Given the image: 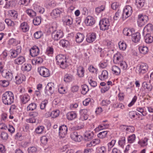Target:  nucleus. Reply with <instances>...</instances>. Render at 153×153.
Wrapping results in <instances>:
<instances>
[{"mask_svg": "<svg viewBox=\"0 0 153 153\" xmlns=\"http://www.w3.org/2000/svg\"><path fill=\"white\" fill-rule=\"evenodd\" d=\"M21 102L25 104L28 102L30 100V97L27 94H22L20 97Z\"/></svg>", "mask_w": 153, "mask_h": 153, "instance_id": "nucleus-24", "label": "nucleus"}, {"mask_svg": "<svg viewBox=\"0 0 153 153\" xmlns=\"http://www.w3.org/2000/svg\"><path fill=\"white\" fill-rule=\"evenodd\" d=\"M59 135L60 137L63 138L65 136L68 131V128L66 125H63L60 127L59 129Z\"/></svg>", "mask_w": 153, "mask_h": 153, "instance_id": "nucleus-11", "label": "nucleus"}, {"mask_svg": "<svg viewBox=\"0 0 153 153\" xmlns=\"http://www.w3.org/2000/svg\"><path fill=\"white\" fill-rule=\"evenodd\" d=\"M119 46L120 49L122 51L125 50L127 47L126 44L123 42H119Z\"/></svg>", "mask_w": 153, "mask_h": 153, "instance_id": "nucleus-55", "label": "nucleus"}, {"mask_svg": "<svg viewBox=\"0 0 153 153\" xmlns=\"http://www.w3.org/2000/svg\"><path fill=\"white\" fill-rule=\"evenodd\" d=\"M81 88H82L81 93L83 95L86 94L89 91L88 86L86 85H82Z\"/></svg>", "mask_w": 153, "mask_h": 153, "instance_id": "nucleus-40", "label": "nucleus"}, {"mask_svg": "<svg viewBox=\"0 0 153 153\" xmlns=\"http://www.w3.org/2000/svg\"><path fill=\"white\" fill-rule=\"evenodd\" d=\"M58 90L59 93L61 94H64L67 93L65 88L62 85H59Z\"/></svg>", "mask_w": 153, "mask_h": 153, "instance_id": "nucleus-46", "label": "nucleus"}, {"mask_svg": "<svg viewBox=\"0 0 153 153\" xmlns=\"http://www.w3.org/2000/svg\"><path fill=\"white\" fill-rule=\"evenodd\" d=\"M108 77V73L105 70H103L101 74L99 76V78L101 80H104L107 79Z\"/></svg>", "mask_w": 153, "mask_h": 153, "instance_id": "nucleus-30", "label": "nucleus"}, {"mask_svg": "<svg viewBox=\"0 0 153 153\" xmlns=\"http://www.w3.org/2000/svg\"><path fill=\"white\" fill-rule=\"evenodd\" d=\"M41 22V19L40 17H36L33 20V23L34 25H38Z\"/></svg>", "mask_w": 153, "mask_h": 153, "instance_id": "nucleus-51", "label": "nucleus"}, {"mask_svg": "<svg viewBox=\"0 0 153 153\" xmlns=\"http://www.w3.org/2000/svg\"><path fill=\"white\" fill-rule=\"evenodd\" d=\"M110 25V22L108 19L104 18L100 21L99 25L101 30L105 31L108 30Z\"/></svg>", "mask_w": 153, "mask_h": 153, "instance_id": "nucleus-3", "label": "nucleus"}, {"mask_svg": "<svg viewBox=\"0 0 153 153\" xmlns=\"http://www.w3.org/2000/svg\"><path fill=\"white\" fill-rule=\"evenodd\" d=\"M57 27V23L55 22H53L50 26L49 29L51 32H53L54 31L56 30V29Z\"/></svg>", "mask_w": 153, "mask_h": 153, "instance_id": "nucleus-58", "label": "nucleus"}, {"mask_svg": "<svg viewBox=\"0 0 153 153\" xmlns=\"http://www.w3.org/2000/svg\"><path fill=\"white\" fill-rule=\"evenodd\" d=\"M21 51V48L20 46H18L16 50H10L11 57L12 58H15L19 54Z\"/></svg>", "mask_w": 153, "mask_h": 153, "instance_id": "nucleus-18", "label": "nucleus"}, {"mask_svg": "<svg viewBox=\"0 0 153 153\" xmlns=\"http://www.w3.org/2000/svg\"><path fill=\"white\" fill-rule=\"evenodd\" d=\"M136 138V136L135 134H132L128 137V143H132L134 142Z\"/></svg>", "mask_w": 153, "mask_h": 153, "instance_id": "nucleus-49", "label": "nucleus"}, {"mask_svg": "<svg viewBox=\"0 0 153 153\" xmlns=\"http://www.w3.org/2000/svg\"><path fill=\"white\" fill-rule=\"evenodd\" d=\"M63 23L67 25L70 26L73 23V19L70 16H66L63 19Z\"/></svg>", "mask_w": 153, "mask_h": 153, "instance_id": "nucleus-32", "label": "nucleus"}, {"mask_svg": "<svg viewBox=\"0 0 153 153\" xmlns=\"http://www.w3.org/2000/svg\"><path fill=\"white\" fill-rule=\"evenodd\" d=\"M39 48L36 46L33 47L30 51V55L33 57L38 55L39 53Z\"/></svg>", "mask_w": 153, "mask_h": 153, "instance_id": "nucleus-15", "label": "nucleus"}, {"mask_svg": "<svg viewBox=\"0 0 153 153\" xmlns=\"http://www.w3.org/2000/svg\"><path fill=\"white\" fill-rule=\"evenodd\" d=\"M31 68L32 66L30 64L26 63L22 66L21 69L24 71H29L31 70Z\"/></svg>", "mask_w": 153, "mask_h": 153, "instance_id": "nucleus-36", "label": "nucleus"}, {"mask_svg": "<svg viewBox=\"0 0 153 153\" xmlns=\"http://www.w3.org/2000/svg\"><path fill=\"white\" fill-rule=\"evenodd\" d=\"M145 34L144 39L145 42L148 44L152 43L153 42V37L147 32H145Z\"/></svg>", "mask_w": 153, "mask_h": 153, "instance_id": "nucleus-25", "label": "nucleus"}, {"mask_svg": "<svg viewBox=\"0 0 153 153\" xmlns=\"http://www.w3.org/2000/svg\"><path fill=\"white\" fill-rule=\"evenodd\" d=\"M149 140L148 138L147 137H145L143 139L139 141L138 143L141 146H145L148 145V141Z\"/></svg>", "mask_w": 153, "mask_h": 153, "instance_id": "nucleus-34", "label": "nucleus"}, {"mask_svg": "<svg viewBox=\"0 0 153 153\" xmlns=\"http://www.w3.org/2000/svg\"><path fill=\"white\" fill-rule=\"evenodd\" d=\"M148 66L146 63H141L139 67V74L140 75L146 73L148 70Z\"/></svg>", "mask_w": 153, "mask_h": 153, "instance_id": "nucleus-12", "label": "nucleus"}, {"mask_svg": "<svg viewBox=\"0 0 153 153\" xmlns=\"http://www.w3.org/2000/svg\"><path fill=\"white\" fill-rule=\"evenodd\" d=\"M94 18L91 16H87L85 21V22L87 26H92L95 23Z\"/></svg>", "mask_w": 153, "mask_h": 153, "instance_id": "nucleus-17", "label": "nucleus"}, {"mask_svg": "<svg viewBox=\"0 0 153 153\" xmlns=\"http://www.w3.org/2000/svg\"><path fill=\"white\" fill-rule=\"evenodd\" d=\"M71 137L72 140L76 141L79 142L81 141L82 139L81 136L78 134V133L76 131L71 133Z\"/></svg>", "mask_w": 153, "mask_h": 153, "instance_id": "nucleus-21", "label": "nucleus"}, {"mask_svg": "<svg viewBox=\"0 0 153 153\" xmlns=\"http://www.w3.org/2000/svg\"><path fill=\"white\" fill-rule=\"evenodd\" d=\"M56 60L57 63L59 65L60 67L64 69L68 66V63L67 62L66 57L62 54H59L56 56Z\"/></svg>", "mask_w": 153, "mask_h": 153, "instance_id": "nucleus-2", "label": "nucleus"}, {"mask_svg": "<svg viewBox=\"0 0 153 153\" xmlns=\"http://www.w3.org/2000/svg\"><path fill=\"white\" fill-rule=\"evenodd\" d=\"M5 22L8 26H13L15 25L14 22L9 19H6Z\"/></svg>", "mask_w": 153, "mask_h": 153, "instance_id": "nucleus-63", "label": "nucleus"}, {"mask_svg": "<svg viewBox=\"0 0 153 153\" xmlns=\"http://www.w3.org/2000/svg\"><path fill=\"white\" fill-rule=\"evenodd\" d=\"M146 31L153 33V25L152 24H148L144 27L143 31V35H145V32Z\"/></svg>", "mask_w": 153, "mask_h": 153, "instance_id": "nucleus-27", "label": "nucleus"}, {"mask_svg": "<svg viewBox=\"0 0 153 153\" xmlns=\"http://www.w3.org/2000/svg\"><path fill=\"white\" fill-rule=\"evenodd\" d=\"M37 107L36 104L35 103H31L27 107V111L33 110L35 109Z\"/></svg>", "mask_w": 153, "mask_h": 153, "instance_id": "nucleus-52", "label": "nucleus"}, {"mask_svg": "<svg viewBox=\"0 0 153 153\" xmlns=\"http://www.w3.org/2000/svg\"><path fill=\"white\" fill-rule=\"evenodd\" d=\"M66 116L68 119L72 120L76 117L77 114L74 111H71L67 113Z\"/></svg>", "mask_w": 153, "mask_h": 153, "instance_id": "nucleus-28", "label": "nucleus"}, {"mask_svg": "<svg viewBox=\"0 0 153 153\" xmlns=\"http://www.w3.org/2000/svg\"><path fill=\"white\" fill-rule=\"evenodd\" d=\"M140 39V35L139 33L137 32L132 34V39L134 42H138Z\"/></svg>", "mask_w": 153, "mask_h": 153, "instance_id": "nucleus-31", "label": "nucleus"}, {"mask_svg": "<svg viewBox=\"0 0 153 153\" xmlns=\"http://www.w3.org/2000/svg\"><path fill=\"white\" fill-rule=\"evenodd\" d=\"M106 151V148L104 146L97 148L96 149V152L97 153H105Z\"/></svg>", "mask_w": 153, "mask_h": 153, "instance_id": "nucleus-61", "label": "nucleus"}, {"mask_svg": "<svg viewBox=\"0 0 153 153\" xmlns=\"http://www.w3.org/2000/svg\"><path fill=\"white\" fill-rule=\"evenodd\" d=\"M53 53V48L51 47H48L46 50V54L49 56H51Z\"/></svg>", "mask_w": 153, "mask_h": 153, "instance_id": "nucleus-50", "label": "nucleus"}, {"mask_svg": "<svg viewBox=\"0 0 153 153\" xmlns=\"http://www.w3.org/2000/svg\"><path fill=\"white\" fill-rule=\"evenodd\" d=\"M144 3V0H136L135 4L138 8H140L143 7Z\"/></svg>", "mask_w": 153, "mask_h": 153, "instance_id": "nucleus-39", "label": "nucleus"}, {"mask_svg": "<svg viewBox=\"0 0 153 153\" xmlns=\"http://www.w3.org/2000/svg\"><path fill=\"white\" fill-rule=\"evenodd\" d=\"M54 84L53 82L48 83L46 86L45 93L48 95H51L54 92Z\"/></svg>", "mask_w": 153, "mask_h": 153, "instance_id": "nucleus-9", "label": "nucleus"}, {"mask_svg": "<svg viewBox=\"0 0 153 153\" xmlns=\"http://www.w3.org/2000/svg\"><path fill=\"white\" fill-rule=\"evenodd\" d=\"M44 129V127L42 126H38L35 129V132L37 134L42 133Z\"/></svg>", "mask_w": 153, "mask_h": 153, "instance_id": "nucleus-53", "label": "nucleus"}, {"mask_svg": "<svg viewBox=\"0 0 153 153\" xmlns=\"http://www.w3.org/2000/svg\"><path fill=\"white\" fill-rule=\"evenodd\" d=\"M42 62L43 59L40 57H37L36 59L32 60V63L33 64H34L33 62L36 64H39L42 63Z\"/></svg>", "mask_w": 153, "mask_h": 153, "instance_id": "nucleus-47", "label": "nucleus"}, {"mask_svg": "<svg viewBox=\"0 0 153 153\" xmlns=\"http://www.w3.org/2000/svg\"><path fill=\"white\" fill-rule=\"evenodd\" d=\"M25 61V57L22 56H19L16 59L14 60L15 64L18 65H22Z\"/></svg>", "mask_w": 153, "mask_h": 153, "instance_id": "nucleus-23", "label": "nucleus"}, {"mask_svg": "<svg viewBox=\"0 0 153 153\" xmlns=\"http://www.w3.org/2000/svg\"><path fill=\"white\" fill-rule=\"evenodd\" d=\"M149 19L147 16L140 14L138 15L137 22L138 26L142 27L146 24L148 21Z\"/></svg>", "mask_w": 153, "mask_h": 153, "instance_id": "nucleus-4", "label": "nucleus"}, {"mask_svg": "<svg viewBox=\"0 0 153 153\" xmlns=\"http://www.w3.org/2000/svg\"><path fill=\"white\" fill-rule=\"evenodd\" d=\"M75 37L76 42L79 43L82 42L84 38V36L82 33H77Z\"/></svg>", "mask_w": 153, "mask_h": 153, "instance_id": "nucleus-33", "label": "nucleus"}, {"mask_svg": "<svg viewBox=\"0 0 153 153\" xmlns=\"http://www.w3.org/2000/svg\"><path fill=\"white\" fill-rule=\"evenodd\" d=\"M74 79L73 75L70 74H67L65 76L64 78V81L66 82L71 81Z\"/></svg>", "mask_w": 153, "mask_h": 153, "instance_id": "nucleus-37", "label": "nucleus"}, {"mask_svg": "<svg viewBox=\"0 0 153 153\" xmlns=\"http://www.w3.org/2000/svg\"><path fill=\"white\" fill-rule=\"evenodd\" d=\"M132 13V10L131 7L129 5L126 6L123 10V19H125L130 16Z\"/></svg>", "mask_w": 153, "mask_h": 153, "instance_id": "nucleus-5", "label": "nucleus"}, {"mask_svg": "<svg viewBox=\"0 0 153 153\" xmlns=\"http://www.w3.org/2000/svg\"><path fill=\"white\" fill-rule=\"evenodd\" d=\"M123 56L119 53H117L115 54L113 58V61L115 64H119L123 60Z\"/></svg>", "mask_w": 153, "mask_h": 153, "instance_id": "nucleus-14", "label": "nucleus"}, {"mask_svg": "<svg viewBox=\"0 0 153 153\" xmlns=\"http://www.w3.org/2000/svg\"><path fill=\"white\" fill-rule=\"evenodd\" d=\"M77 74L80 77H82L84 76L85 73L84 68L82 66H79L77 67Z\"/></svg>", "mask_w": 153, "mask_h": 153, "instance_id": "nucleus-26", "label": "nucleus"}, {"mask_svg": "<svg viewBox=\"0 0 153 153\" xmlns=\"http://www.w3.org/2000/svg\"><path fill=\"white\" fill-rule=\"evenodd\" d=\"M116 140H112L108 144V151H110L111 149L114 145L116 143Z\"/></svg>", "mask_w": 153, "mask_h": 153, "instance_id": "nucleus-62", "label": "nucleus"}, {"mask_svg": "<svg viewBox=\"0 0 153 153\" xmlns=\"http://www.w3.org/2000/svg\"><path fill=\"white\" fill-rule=\"evenodd\" d=\"M88 82L90 85L92 87H95L97 85V82L94 80L92 76L88 78Z\"/></svg>", "mask_w": 153, "mask_h": 153, "instance_id": "nucleus-42", "label": "nucleus"}, {"mask_svg": "<svg viewBox=\"0 0 153 153\" xmlns=\"http://www.w3.org/2000/svg\"><path fill=\"white\" fill-rule=\"evenodd\" d=\"M94 133L91 131H87L85 132L84 134V139L85 141H89L93 138Z\"/></svg>", "mask_w": 153, "mask_h": 153, "instance_id": "nucleus-16", "label": "nucleus"}, {"mask_svg": "<svg viewBox=\"0 0 153 153\" xmlns=\"http://www.w3.org/2000/svg\"><path fill=\"white\" fill-rule=\"evenodd\" d=\"M7 15L10 18L13 20L16 19L18 15L17 12L14 10L8 11Z\"/></svg>", "mask_w": 153, "mask_h": 153, "instance_id": "nucleus-20", "label": "nucleus"}, {"mask_svg": "<svg viewBox=\"0 0 153 153\" xmlns=\"http://www.w3.org/2000/svg\"><path fill=\"white\" fill-rule=\"evenodd\" d=\"M111 70L113 72V73L116 75H119L120 73V70L118 67L114 65L111 67Z\"/></svg>", "mask_w": 153, "mask_h": 153, "instance_id": "nucleus-38", "label": "nucleus"}, {"mask_svg": "<svg viewBox=\"0 0 153 153\" xmlns=\"http://www.w3.org/2000/svg\"><path fill=\"white\" fill-rule=\"evenodd\" d=\"M20 28L22 32H26L29 30V27L26 22H24L21 24Z\"/></svg>", "mask_w": 153, "mask_h": 153, "instance_id": "nucleus-29", "label": "nucleus"}, {"mask_svg": "<svg viewBox=\"0 0 153 153\" xmlns=\"http://www.w3.org/2000/svg\"><path fill=\"white\" fill-rule=\"evenodd\" d=\"M38 71L39 74L43 77H48L50 75V72L49 70L44 67H41L39 68Z\"/></svg>", "mask_w": 153, "mask_h": 153, "instance_id": "nucleus-7", "label": "nucleus"}, {"mask_svg": "<svg viewBox=\"0 0 153 153\" xmlns=\"http://www.w3.org/2000/svg\"><path fill=\"white\" fill-rule=\"evenodd\" d=\"M2 100L4 104L11 105L13 102L14 100V96L13 93L10 91L5 92L2 95Z\"/></svg>", "mask_w": 153, "mask_h": 153, "instance_id": "nucleus-1", "label": "nucleus"}, {"mask_svg": "<svg viewBox=\"0 0 153 153\" xmlns=\"http://www.w3.org/2000/svg\"><path fill=\"white\" fill-rule=\"evenodd\" d=\"M108 133L107 131H104L99 133L97 135L98 137L100 138H103L105 137Z\"/></svg>", "mask_w": 153, "mask_h": 153, "instance_id": "nucleus-60", "label": "nucleus"}, {"mask_svg": "<svg viewBox=\"0 0 153 153\" xmlns=\"http://www.w3.org/2000/svg\"><path fill=\"white\" fill-rule=\"evenodd\" d=\"M45 4L48 7H54L56 6V4L53 1L50 0H46L45 1Z\"/></svg>", "mask_w": 153, "mask_h": 153, "instance_id": "nucleus-45", "label": "nucleus"}, {"mask_svg": "<svg viewBox=\"0 0 153 153\" xmlns=\"http://www.w3.org/2000/svg\"><path fill=\"white\" fill-rule=\"evenodd\" d=\"M105 9L104 5H101L100 6L98 7L95 8V12L97 14H99L101 12L104 10Z\"/></svg>", "mask_w": 153, "mask_h": 153, "instance_id": "nucleus-56", "label": "nucleus"}, {"mask_svg": "<svg viewBox=\"0 0 153 153\" xmlns=\"http://www.w3.org/2000/svg\"><path fill=\"white\" fill-rule=\"evenodd\" d=\"M64 11L62 8H56L53 10L50 14L51 16L53 19L56 18L60 16V14Z\"/></svg>", "mask_w": 153, "mask_h": 153, "instance_id": "nucleus-8", "label": "nucleus"}, {"mask_svg": "<svg viewBox=\"0 0 153 153\" xmlns=\"http://www.w3.org/2000/svg\"><path fill=\"white\" fill-rule=\"evenodd\" d=\"M96 35L95 33H90L87 36L86 41L88 43H91L96 39Z\"/></svg>", "mask_w": 153, "mask_h": 153, "instance_id": "nucleus-22", "label": "nucleus"}, {"mask_svg": "<svg viewBox=\"0 0 153 153\" xmlns=\"http://www.w3.org/2000/svg\"><path fill=\"white\" fill-rule=\"evenodd\" d=\"M136 110L141 113L143 116H145L147 114L146 111H145L144 108L143 107H138L136 108Z\"/></svg>", "mask_w": 153, "mask_h": 153, "instance_id": "nucleus-54", "label": "nucleus"}, {"mask_svg": "<svg viewBox=\"0 0 153 153\" xmlns=\"http://www.w3.org/2000/svg\"><path fill=\"white\" fill-rule=\"evenodd\" d=\"M121 68L123 70H126L127 69L128 65L126 62L125 61H122L119 63Z\"/></svg>", "mask_w": 153, "mask_h": 153, "instance_id": "nucleus-57", "label": "nucleus"}, {"mask_svg": "<svg viewBox=\"0 0 153 153\" xmlns=\"http://www.w3.org/2000/svg\"><path fill=\"white\" fill-rule=\"evenodd\" d=\"M142 86L145 89H146L148 91H150L152 89V85L150 84L147 83L145 81L143 82Z\"/></svg>", "mask_w": 153, "mask_h": 153, "instance_id": "nucleus-41", "label": "nucleus"}, {"mask_svg": "<svg viewBox=\"0 0 153 153\" xmlns=\"http://www.w3.org/2000/svg\"><path fill=\"white\" fill-rule=\"evenodd\" d=\"M13 71H5L4 72L2 73V75L8 81H10L13 78Z\"/></svg>", "mask_w": 153, "mask_h": 153, "instance_id": "nucleus-13", "label": "nucleus"}, {"mask_svg": "<svg viewBox=\"0 0 153 153\" xmlns=\"http://www.w3.org/2000/svg\"><path fill=\"white\" fill-rule=\"evenodd\" d=\"M138 49L140 52L143 54H146L148 51V48L146 46H139Z\"/></svg>", "mask_w": 153, "mask_h": 153, "instance_id": "nucleus-35", "label": "nucleus"}, {"mask_svg": "<svg viewBox=\"0 0 153 153\" xmlns=\"http://www.w3.org/2000/svg\"><path fill=\"white\" fill-rule=\"evenodd\" d=\"M79 113L80 116L79 118V120L84 121L88 119V115L87 114L88 111L87 109H81L79 111Z\"/></svg>", "mask_w": 153, "mask_h": 153, "instance_id": "nucleus-10", "label": "nucleus"}, {"mask_svg": "<svg viewBox=\"0 0 153 153\" xmlns=\"http://www.w3.org/2000/svg\"><path fill=\"white\" fill-rule=\"evenodd\" d=\"M52 38L54 41H58L63 36V33L61 30L54 31L52 33Z\"/></svg>", "mask_w": 153, "mask_h": 153, "instance_id": "nucleus-6", "label": "nucleus"}, {"mask_svg": "<svg viewBox=\"0 0 153 153\" xmlns=\"http://www.w3.org/2000/svg\"><path fill=\"white\" fill-rule=\"evenodd\" d=\"M123 33L125 35L130 36L132 35V31L131 29L125 28L123 30Z\"/></svg>", "mask_w": 153, "mask_h": 153, "instance_id": "nucleus-43", "label": "nucleus"}, {"mask_svg": "<svg viewBox=\"0 0 153 153\" xmlns=\"http://www.w3.org/2000/svg\"><path fill=\"white\" fill-rule=\"evenodd\" d=\"M43 35V33L41 31H37L34 35V38L38 39L41 38Z\"/></svg>", "mask_w": 153, "mask_h": 153, "instance_id": "nucleus-59", "label": "nucleus"}, {"mask_svg": "<svg viewBox=\"0 0 153 153\" xmlns=\"http://www.w3.org/2000/svg\"><path fill=\"white\" fill-rule=\"evenodd\" d=\"M60 113L58 110H56L52 111L51 113V116L53 118H56L58 117Z\"/></svg>", "mask_w": 153, "mask_h": 153, "instance_id": "nucleus-48", "label": "nucleus"}, {"mask_svg": "<svg viewBox=\"0 0 153 153\" xmlns=\"http://www.w3.org/2000/svg\"><path fill=\"white\" fill-rule=\"evenodd\" d=\"M125 137H123L119 140L118 144L121 147H123L125 144Z\"/></svg>", "mask_w": 153, "mask_h": 153, "instance_id": "nucleus-64", "label": "nucleus"}, {"mask_svg": "<svg viewBox=\"0 0 153 153\" xmlns=\"http://www.w3.org/2000/svg\"><path fill=\"white\" fill-rule=\"evenodd\" d=\"M26 12L30 17H34L36 16V12L31 9H27Z\"/></svg>", "mask_w": 153, "mask_h": 153, "instance_id": "nucleus-44", "label": "nucleus"}, {"mask_svg": "<svg viewBox=\"0 0 153 153\" xmlns=\"http://www.w3.org/2000/svg\"><path fill=\"white\" fill-rule=\"evenodd\" d=\"M15 79L16 83L19 84L25 80V77L22 74H17L15 77Z\"/></svg>", "mask_w": 153, "mask_h": 153, "instance_id": "nucleus-19", "label": "nucleus"}]
</instances>
